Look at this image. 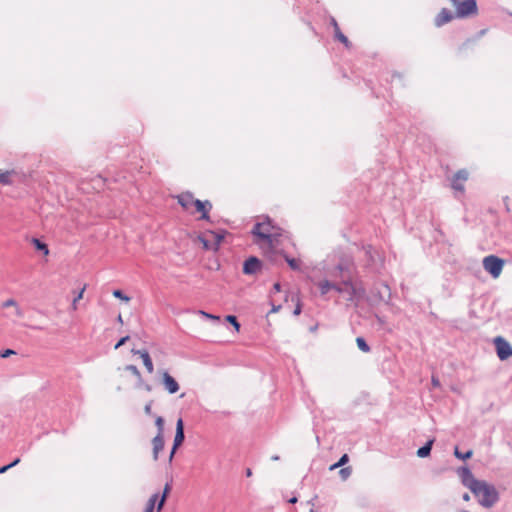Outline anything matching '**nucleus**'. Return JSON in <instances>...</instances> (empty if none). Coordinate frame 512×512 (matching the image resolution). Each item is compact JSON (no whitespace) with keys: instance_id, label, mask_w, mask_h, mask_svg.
Wrapping results in <instances>:
<instances>
[{"instance_id":"nucleus-1","label":"nucleus","mask_w":512,"mask_h":512,"mask_svg":"<svg viewBox=\"0 0 512 512\" xmlns=\"http://www.w3.org/2000/svg\"><path fill=\"white\" fill-rule=\"evenodd\" d=\"M327 275L329 280L342 281L345 287H349V297L347 301L353 303L355 306L364 299L366 295L365 288L358 283L352 281L351 264L348 260H342L332 269L328 270Z\"/></svg>"},{"instance_id":"nucleus-2","label":"nucleus","mask_w":512,"mask_h":512,"mask_svg":"<svg viewBox=\"0 0 512 512\" xmlns=\"http://www.w3.org/2000/svg\"><path fill=\"white\" fill-rule=\"evenodd\" d=\"M471 492L478 499V502L486 508L492 507L499 499V494L496 488L481 480Z\"/></svg>"},{"instance_id":"nucleus-3","label":"nucleus","mask_w":512,"mask_h":512,"mask_svg":"<svg viewBox=\"0 0 512 512\" xmlns=\"http://www.w3.org/2000/svg\"><path fill=\"white\" fill-rule=\"evenodd\" d=\"M455 7V17L459 19L468 18L478 14L476 0H449Z\"/></svg>"},{"instance_id":"nucleus-4","label":"nucleus","mask_w":512,"mask_h":512,"mask_svg":"<svg viewBox=\"0 0 512 512\" xmlns=\"http://www.w3.org/2000/svg\"><path fill=\"white\" fill-rule=\"evenodd\" d=\"M171 488H172L171 483L167 482L164 486L161 496L159 493L152 494L147 501L144 512H154L155 508H156L157 512H161L166 503V500L171 491Z\"/></svg>"},{"instance_id":"nucleus-5","label":"nucleus","mask_w":512,"mask_h":512,"mask_svg":"<svg viewBox=\"0 0 512 512\" xmlns=\"http://www.w3.org/2000/svg\"><path fill=\"white\" fill-rule=\"evenodd\" d=\"M272 228L271 220L269 218L264 222L256 223L252 229V234L258 238L256 242L260 243V241H263L268 245H272L274 237L271 232Z\"/></svg>"},{"instance_id":"nucleus-6","label":"nucleus","mask_w":512,"mask_h":512,"mask_svg":"<svg viewBox=\"0 0 512 512\" xmlns=\"http://www.w3.org/2000/svg\"><path fill=\"white\" fill-rule=\"evenodd\" d=\"M482 264L486 272L493 278H498L503 270L504 260L495 255H488L484 257Z\"/></svg>"},{"instance_id":"nucleus-7","label":"nucleus","mask_w":512,"mask_h":512,"mask_svg":"<svg viewBox=\"0 0 512 512\" xmlns=\"http://www.w3.org/2000/svg\"><path fill=\"white\" fill-rule=\"evenodd\" d=\"M493 342L496 348L497 356L501 361H504L512 356V347L510 343L502 336H497Z\"/></svg>"},{"instance_id":"nucleus-8","label":"nucleus","mask_w":512,"mask_h":512,"mask_svg":"<svg viewBox=\"0 0 512 512\" xmlns=\"http://www.w3.org/2000/svg\"><path fill=\"white\" fill-rule=\"evenodd\" d=\"M459 477L461 478V482L462 484L467 487L468 489H470V491L476 486L478 485V483L481 481V480H478L474 477L473 473L471 472V470L468 468V467H460L457 471Z\"/></svg>"},{"instance_id":"nucleus-9","label":"nucleus","mask_w":512,"mask_h":512,"mask_svg":"<svg viewBox=\"0 0 512 512\" xmlns=\"http://www.w3.org/2000/svg\"><path fill=\"white\" fill-rule=\"evenodd\" d=\"M261 268L262 261L255 256H250L244 261L243 273L246 275H255L261 270Z\"/></svg>"},{"instance_id":"nucleus-10","label":"nucleus","mask_w":512,"mask_h":512,"mask_svg":"<svg viewBox=\"0 0 512 512\" xmlns=\"http://www.w3.org/2000/svg\"><path fill=\"white\" fill-rule=\"evenodd\" d=\"M194 206L196 208V211L201 213V220L210 221L209 212L212 209V204L210 201H201L197 199L196 201H194Z\"/></svg>"},{"instance_id":"nucleus-11","label":"nucleus","mask_w":512,"mask_h":512,"mask_svg":"<svg viewBox=\"0 0 512 512\" xmlns=\"http://www.w3.org/2000/svg\"><path fill=\"white\" fill-rule=\"evenodd\" d=\"M162 383L170 394H175L179 390L178 382L167 371L162 373Z\"/></svg>"},{"instance_id":"nucleus-12","label":"nucleus","mask_w":512,"mask_h":512,"mask_svg":"<svg viewBox=\"0 0 512 512\" xmlns=\"http://www.w3.org/2000/svg\"><path fill=\"white\" fill-rule=\"evenodd\" d=\"M468 178V173L466 170H459L455 173L452 180V188L457 191H464L463 182H465Z\"/></svg>"},{"instance_id":"nucleus-13","label":"nucleus","mask_w":512,"mask_h":512,"mask_svg":"<svg viewBox=\"0 0 512 512\" xmlns=\"http://www.w3.org/2000/svg\"><path fill=\"white\" fill-rule=\"evenodd\" d=\"M455 17V14H453L449 9L442 8L441 11L437 14L435 17L434 23L436 27H441L444 24L450 22Z\"/></svg>"},{"instance_id":"nucleus-14","label":"nucleus","mask_w":512,"mask_h":512,"mask_svg":"<svg viewBox=\"0 0 512 512\" xmlns=\"http://www.w3.org/2000/svg\"><path fill=\"white\" fill-rule=\"evenodd\" d=\"M185 439L184 424L182 418H179L176 423V433L174 437V450H177L182 445Z\"/></svg>"},{"instance_id":"nucleus-15","label":"nucleus","mask_w":512,"mask_h":512,"mask_svg":"<svg viewBox=\"0 0 512 512\" xmlns=\"http://www.w3.org/2000/svg\"><path fill=\"white\" fill-rule=\"evenodd\" d=\"M133 354L135 355H139L142 360H143V364L147 370L148 373H153L154 371V365H153V362L151 360V357L148 353L147 350H135V349H132L131 351Z\"/></svg>"},{"instance_id":"nucleus-16","label":"nucleus","mask_w":512,"mask_h":512,"mask_svg":"<svg viewBox=\"0 0 512 512\" xmlns=\"http://www.w3.org/2000/svg\"><path fill=\"white\" fill-rule=\"evenodd\" d=\"M153 446V459L156 461L159 457V452L164 448V435H160L157 433L156 436L152 439Z\"/></svg>"},{"instance_id":"nucleus-17","label":"nucleus","mask_w":512,"mask_h":512,"mask_svg":"<svg viewBox=\"0 0 512 512\" xmlns=\"http://www.w3.org/2000/svg\"><path fill=\"white\" fill-rule=\"evenodd\" d=\"M178 203L184 208L189 209L191 206H194V201L197 199L194 198L193 194L190 192L182 193L177 196Z\"/></svg>"},{"instance_id":"nucleus-18","label":"nucleus","mask_w":512,"mask_h":512,"mask_svg":"<svg viewBox=\"0 0 512 512\" xmlns=\"http://www.w3.org/2000/svg\"><path fill=\"white\" fill-rule=\"evenodd\" d=\"M434 439L428 440L422 447L417 450V456L419 458H426L430 455Z\"/></svg>"},{"instance_id":"nucleus-19","label":"nucleus","mask_w":512,"mask_h":512,"mask_svg":"<svg viewBox=\"0 0 512 512\" xmlns=\"http://www.w3.org/2000/svg\"><path fill=\"white\" fill-rule=\"evenodd\" d=\"M331 287L332 290L339 294H347V298L349 297V287H345V285L342 284V281H332L331 280Z\"/></svg>"},{"instance_id":"nucleus-20","label":"nucleus","mask_w":512,"mask_h":512,"mask_svg":"<svg viewBox=\"0 0 512 512\" xmlns=\"http://www.w3.org/2000/svg\"><path fill=\"white\" fill-rule=\"evenodd\" d=\"M317 286L320 290V294L322 296L326 295L330 290H332V287H331V280L329 279H324V280H321L317 283Z\"/></svg>"},{"instance_id":"nucleus-21","label":"nucleus","mask_w":512,"mask_h":512,"mask_svg":"<svg viewBox=\"0 0 512 512\" xmlns=\"http://www.w3.org/2000/svg\"><path fill=\"white\" fill-rule=\"evenodd\" d=\"M284 259L292 270H294V271L301 270V261L299 259L291 258L286 254H284Z\"/></svg>"},{"instance_id":"nucleus-22","label":"nucleus","mask_w":512,"mask_h":512,"mask_svg":"<svg viewBox=\"0 0 512 512\" xmlns=\"http://www.w3.org/2000/svg\"><path fill=\"white\" fill-rule=\"evenodd\" d=\"M32 243L34 244L35 248L39 251H42L44 255L49 254L48 246L44 242L40 241L37 238H33Z\"/></svg>"},{"instance_id":"nucleus-23","label":"nucleus","mask_w":512,"mask_h":512,"mask_svg":"<svg viewBox=\"0 0 512 512\" xmlns=\"http://www.w3.org/2000/svg\"><path fill=\"white\" fill-rule=\"evenodd\" d=\"M209 233L211 234V236L214 239L213 250L217 251L219 249L220 243L224 239V233H218V232H214V231H210Z\"/></svg>"},{"instance_id":"nucleus-24","label":"nucleus","mask_w":512,"mask_h":512,"mask_svg":"<svg viewBox=\"0 0 512 512\" xmlns=\"http://www.w3.org/2000/svg\"><path fill=\"white\" fill-rule=\"evenodd\" d=\"M335 39L343 43L346 47H350L351 43L348 40V38L341 32L340 28H337V30L334 33Z\"/></svg>"},{"instance_id":"nucleus-25","label":"nucleus","mask_w":512,"mask_h":512,"mask_svg":"<svg viewBox=\"0 0 512 512\" xmlns=\"http://www.w3.org/2000/svg\"><path fill=\"white\" fill-rule=\"evenodd\" d=\"M356 343H357L359 350H361L362 352H364V353L370 352L371 348L367 344L366 340L363 337H357Z\"/></svg>"},{"instance_id":"nucleus-26","label":"nucleus","mask_w":512,"mask_h":512,"mask_svg":"<svg viewBox=\"0 0 512 512\" xmlns=\"http://www.w3.org/2000/svg\"><path fill=\"white\" fill-rule=\"evenodd\" d=\"M472 454H473L472 450H468V451H466L464 453L459 451V449L457 447L454 450L455 457L458 458V459H461V460H467V459L471 458Z\"/></svg>"},{"instance_id":"nucleus-27","label":"nucleus","mask_w":512,"mask_h":512,"mask_svg":"<svg viewBox=\"0 0 512 512\" xmlns=\"http://www.w3.org/2000/svg\"><path fill=\"white\" fill-rule=\"evenodd\" d=\"M11 174H12V172H10V171L1 172L0 173V183L2 185L11 184V179H10Z\"/></svg>"},{"instance_id":"nucleus-28","label":"nucleus","mask_w":512,"mask_h":512,"mask_svg":"<svg viewBox=\"0 0 512 512\" xmlns=\"http://www.w3.org/2000/svg\"><path fill=\"white\" fill-rule=\"evenodd\" d=\"M155 425L157 427V433L164 435V419L161 416H157L155 419Z\"/></svg>"},{"instance_id":"nucleus-29","label":"nucleus","mask_w":512,"mask_h":512,"mask_svg":"<svg viewBox=\"0 0 512 512\" xmlns=\"http://www.w3.org/2000/svg\"><path fill=\"white\" fill-rule=\"evenodd\" d=\"M226 321L233 325L236 331L240 330V323L238 322L236 316L234 315H227Z\"/></svg>"},{"instance_id":"nucleus-30","label":"nucleus","mask_w":512,"mask_h":512,"mask_svg":"<svg viewBox=\"0 0 512 512\" xmlns=\"http://www.w3.org/2000/svg\"><path fill=\"white\" fill-rule=\"evenodd\" d=\"M125 370L129 371L131 374H133L138 379L141 378V373H140L139 369L137 368V366L130 364L125 367Z\"/></svg>"},{"instance_id":"nucleus-31","label":"nucleus","mask_w":512,"mask_h":512,"mask_svg":"<svg viewBox=\"0 0 512 512\" xmlns=\"http://www.w3.org/2000/svg\"><path fill=\"white\" fill-rule=\"evenodd\" d=\"M199 315L203 316L204 318L206 319H210V320H213V321H219L220 320V317L217 316V315H213V314H210L204 310H198L197 312Z\"/></svg>"},{"instance_id":"nucleus-32","label":"nucleus","mask_w":512,"mask_h":512,"mask_svg":"<svg viewBox=\"0 0 512 512\" xmlns=\"http://www.w3.org/2000/svg\"><path fill=\"white\" fill-rule=\"evenodd\" d=\"M113 296L126 302L130 300V298L127 295H125L121 290H114Z\"/></svg>"},{"instance_id":"nucleus-33","label":"nucleus","mask_w":512,"mask_h":512,"mask_svg":"<svg viewBox=\"0 0 512 512\" xmlns=\"http://www.w3.org/2000/svg\"><path fill=\"white\" fill-rule=\"evenodd\" d=\"M18 303L14 299H7L2 303L3 308L17 307Z\"/></svg>"},{"instance_id":"nucleus-34","label":"nucleus","mask_w":512,"mask_h":512,"mask_svg":"<svg viewBox=\"0 0 512 512\" xmlns=\"http://www.w3.org/2000/svg\"><path fill=\"white\" fill-rule=\"evenodd\" d=\"M16 354V351L15 350H12V349H5V350H2L0 352V357L1 358H7L11 355H15Z\"/></svg>"},{"instance_id":"nucleus-35","label":"nucleus","mask_w":512,"mask_h":512,"mask_svg":"<svg viewBox=\"0 0 512 512\" xmlns=\"http://www.w3.org/2000/svg\"><path fill=\"white\" fill-rule=\"evenodd\" d=\"M129 340V336L126 335L122 338L119 339V341L115 344V349H118L120 348L121 346H123L127 341Z\"/></svg>"},{"instance_id":"nucleus-36","label":"nucleus","mask_w":512,"mask_h":512,"mask_svg":"<svg viewBox=\"0 0 512 512\" xmlns=\"http://www.w3.org/2000/svg\"><path fill=\"white\" fill-rule=\"evenodd\" d=\"M351 474V469L350 468H342L340 470V475L343 479H346L349 475Z\"/></svg>"},{"instance_id":"nucleus-37","label":"nucleus","mask_w":512,"mask_h":512,"mask_svg":"<svg viewBox=\"0 0 512 512\" xmlns=\"http://www.w3.org/2000/svg\"><path fill=\"white\" fill-rule=\"evenodd\" d=\"M301 311H302V306H301V303H300V301H299V299H298V300H297V304H296V306H295V309H294V311H293V315L298 316V315H300V314H301Z\"/></svg>"},{"instance_id":"nucleus-38","label":"nucleus","mask_w":512,"mask_h":512,"mask_svg":"<svg viewBox=\"0 0 512 512\" xmlns=\"http://www.w3.org/2000/svg\"><path fill=\"white\" fill-rule=\"evenodd\" d=\"M200 240H201V242H202V244H203V247H204L205 249H207V250L212 249V250H213L214 245L212 246V245L209 243V241H208V240H206L205 238H200Z\"/></svg>"},{"instance_id":"nucleus-39","label":"nucleus","mask_w":512,"mask_h":512,"mask_svg":"<svg viewBox=\"0 0 512 512\" xmlns=\"http://www.w3.org/2000/svg\"><path fill=\"white\" fill-rule=\"evenodd\" d=\"M144 412L147 414V415H151L152 414V402H148L145 407H144Z\"/></svg>"},{"instance_id":"nucleus-40","label":"nucleus","mask_w":512,"mask_h":512,"mask_svg":"<svg viewBox=\"0 0 512 512\" xmlns=\"http://www.w3.org/2000/svg\"><path fill=\"white\" fill-rule=\"evenodd\" d=\"M348 462V455L347 454H344L341 456V458L339 459L338 461V465H341L343 466L344 464H346Z\"/></svg>"},{"instance_id":"nucleus-41","label":"nucleus","mask_w":512,"mask_h":512,"mask_svg":"<svg viewBox=\"0 0 512 512\" xmlns=\"http://www.w3.org/2000/svg\"><path fill=\"white\" fill-rule=\"evenodd\" d=\"M84 290H85V288H83V289L78 293V295L74 298L73 305H75V303L83 297ZM75 308H76V306H74V309H75Z\"/></svg>"},{"instance_id":"nucleus-42","label":"nucleus","mask_w":512,"mask_h":512,"mask_svg":"<svg viewBox=\"0 0 512 512\" xmlns=\"http://www.w3.org/2000/svg\"><path fill=\"white\" fill-rule=\"evenodd\" d=\"M15 314L18 317H23L24 316V311H23L22 308L19 307V305H17V307H15Z\"/></svg>"},{"instance_id":"nucleus-43","label":"nucleus","mask_w":512,"mask_h":512,"mask_svg":"<svg viewBox=\"0 0 512 512\" xmlns=\"http://www.w3.org/2000/svg\"><path fill=\"white\" fill-rule=\"evenodd\" d=\"M330 24L334 28V32L337 30V28H340L338 23H337V21H336V19L334 17L330 18Z\"/></svg>"},{"instance_id":"nucleus-44","label":"nucleus","mask_w":512,"mask_h":512,"mask_svg":"<svg viewBox=\"0 0 512 512\" xmlns=\"http://www.w3.org/2000/svg\"><path fill=\"white\" fill-rule=\"evenodd\" d=\"M432 385L434 387H439L440 386V381L436 378V377H432Z\"/></svg>"},{"instance_id":"nucleus-45","label":"nucleus","mask_w":512,"mask_h":512,"mask_svg":"<svg viewBox=\"0 0 512 512\" xmlns=\"http://www.w3.org/2000/svg\"><path fill=\"white\" fill-rule=\"evenodd\" d=\"M20 462V459L19 458H16L13 462H11L10 464H8V466L10 468L16 466L18 463Z\"/></svg>"},{"instance_id":"nucleus-46","label":"nucleus","mask_w":512,"mask_h":512,"mask_svg":"<svg viewBox=\"0 0 512 512\" xmlns=\"http://www.w3.org/2000/svg\"><path fill=\"white\" fill-rule=\"evenodd\" d=\"M273 289H274L275 292H280V290H281L280 283H275L274 286H273Z\"/></svg>"},{"instance_id":"nucleus-47","label":"nucleus","mask_w":512,"mask_h":512,"mask_svg":"<svg viewBox=\"0 0 512 512\" xmlns=\"http://www.w3.org/2000/svg\"><path fill=\"white\" fill-rule=\"evenodd\" d=\"M175 453H176V450H174V446H173L172 450L170 452V455H169V462H171L173 460Z\"/></svg>"},{"instance_id":"nucleus-48","label":"nucleus","mask_w":512,"mask_h":512,"mask_svg":"<svg viewBox=\"0 0 512 512\" xmlns=\"http://www.w3.org/2000/svg\"><path fill=\"white\" fill-rule=\"evenodd\" d=\"M175 453H176V450H174V446H173L172 450L170 452V455H169V462H171L173 460Z\"/></svg>"},{"instance_id":"nucleus-49","label":"nucleus","mask_w":512,"mask_h":512,"mask_svg":"<svg viewBox=\"0 0 512 512\" xmlns=\"http://www.w3.org/2000/svg\"><path fill=\"white\" fill-rule=\"evenodd\" d=\"M9 469H10V467L8 465L0 467V474L5 473Z\"/></svg>"},{"instance_id":"nucleus-50","label":"nucleus","mask_w":512,"mask_h":512,"mask_svg":"<svg viewBox=\"0 0 512 512\" xmlns=\"http://www.w3.org/2000/svg\"><path fill=\"white\" fill-rule=\"evenodd\" d=\"M297 501H298V499H297V497H295V496H293L292 498H290V499L288 500V502H289L290 504H295V503H297Z\"/></svg>"},{"instance_id":"nucleus-51","label":"nucleus","mask_w":512,"mask_h":512,"mask_svg":"<svg viewBox=\"0 0 512 512\" xmlns=\"http://www.w3.org/2000/svg\"><path fill=\"white\" fill-rule=\"evenodd\" d=\"M371 250H372V246H368V247L366 248V254H367L369 257H371Z\"/></svg>"},{"instance_id":"nucleus-52","label":"nucleus","mask_w":512,"mask_h":512,"mask_svg":"<svg viewBox=\"0 0 512 512\" xmlns=\"http://www.w3.org/2000/svg\"><path fill=\"white\" fill-rule=\"evenodd\" d=\"M338 467H341V465H338V462L330 466V470H334Z\"/></svg>"},{"instance_id":"nucleus-53","label":"nucleus","mask_w":512,"mask_h":512,"mask_svg":"<svg viewBox=\"0 0 512 512\" xmlns=\"http://www.w3.org/2000/svg\"><path fill=\"white\" fill-rule=\"evenodd\" d=\"M463 500H464V501H469V500H470V496H469V494L465 493V494L463 495Z\"/></svg>"},{"instance_id":"nucleus-54","label":"nucleus","mask_w":512,"mask_h":512,"mask_svg":"<svg viewBox=\"0 0 512 512\" xmlns=\"http://www.w3.org/2000/svg\"><path fill=\"white\" fill-rule=\"evenodd\" d=\"M251 475H252V471H251V469H250V468H247V469H246V476H247V477H250Z\"/></svg>"},{"instance_id":"nucleus-55","label":"nucleus","mask_w":512,"mask_h":512,"mask_svg":"<svg viewBox=\"0 0 512 512\" xmlns=\"http://www.w3.org/2000/svg\"><path fill=\"white\" fill-rule=\"evenodd\" d=\"M485 33H486V29H483L479 32L478 36L480 37V36L484 35Z\"/></svg>"},{"instance_id":"nucleus-56","label":"nucleus","mask_w":512,"mask_h":512,"mask_svg":"<svg viewBox=\"0 0 512 512\" xmlns=\"http://www.w3.org/2000/svg\"><path fill=\"white\" fill-rule=\"evenodd\" d=\"M29 327L32 328V329H36V330H41L42 329V327H40V326H29Z\"/></svg>"},{"instance_id":"nucleus-57","label":"nucleus","mask_w":512,"mask_h":512,"mask_svg":"<svg viewBox=\"0 0 512 512\" xmlns=\"http://www.w3.org/2000/svg\"><path fill=\"white\" fill-rule=\"evenodd\" d=\"M118 322H121L122 323V316L119 314L118 315V318H117Z\"/></svg>"},{"instance_id":"nucleus-58","label":"nucleus","mask_w":512,"mask_h":512,"mask_svg":"<svg viewBox=\"0 0 512 512\" xmlns=\"http://www.w3.org/2000/svg\"><path fill=\"white\" fill-rule=\"evenodd\" d=\"M279 459V456H273L272 457V460H278Z\"/></svg>"},{"instance_id":"nucleus-59","label":"nucleus","mask_w":512,"mask_h":512,"mask_svg":"<svg viewBox=\"0 0 512 512\" xmlns=\"http://www.w3.org/2000/svg\"><path fill=\"white\" fill-rule=\"evenodd\" d=\"M310 512H315L314 509H311Z\"/></svg>"},{"instance_id":"nucleus-60","label":"nucleus","mask_w":512,"mask_h":512,"mask_svg":"<svg viewBox=\"0 0 512 512\" xmlns=\"http://www.w3.org/2000/svg\"><path fill=\"white\" fill-rule=\"evenodd\" d=\"M510 15L512 16V13H510Z\"/></svg>"}]
</instances>
